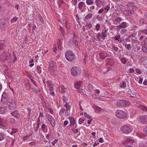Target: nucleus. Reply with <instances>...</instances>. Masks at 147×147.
Listing matches in <instances>:
<instances>
[{
  "label": "nucleus",
  "mask_w": 147,
  "mask_h": 147,
  "mask_svg": "<svg viewBox=\"0 0 147 147\" xmlns=\"http://www.w3.org/2000/svg\"><path fill=\"white\" fill-rule=\"evenodd\" d=\"M100 0H95V3L97 7H99L100 5Z\"/></svg>",
  "instance_id": "obj_55"
},
{
  "label": "nucleus",
  "mask_w": 147,
  "mask_h": 147,
  "mask_svg": "<svg viewBox=\"0 0 147 147\" xmlns=\"http://www.w3.org/2000/svg\"><path fill=\"white\" fill-rule=\"evenodd\" d=\"M126 86V84L124 82H122L120 85V87L123 88H125Z\"/></svg>",
  "instance_id": "obj_42"
},
{
  "label": "nucleus",
  "mask_w": 147,
  "mask_h": 147,
  "mask_svg": "<svg viewBox=\"0 0 147 147\" xmlns=\"http://www.w3.org/2000/svg\"><path fill=\"white\" fill-rule=\"evenodd\" d=\"M121 131L124 133L128 134L132 131V128L129 125H125L121 127Z\"/></svg>",
  "instance_id": "obj_4"
},
{
  "label": "nucleus",
  "mask_w": 147,
  "mask_h": 147,
  "mask_svg": "<svg viewBox=\"0 0 147 147\" xmlns=\"http://www.w3.org/2000/svg\"><path fill=\"white\" fill-rule=\"evenodd\" d=\"M107 36V31L106 30H102L101 35V38L103 40H105V37Z\"/></svg>",
  "instance_id": "obj_16"
},
{
  "label": "nucleus",
  "mask_w": 147,
  "mask_h": 147,
  "mask_svg": "<svg viewBox=\"0 0 147 147\" xmlns=\"http://www.w3.org/2000/svg\"><path fill=\"white\" fill-rule=\"evenodd\" d=\"M64 1L63 0H58V4L59 7L61 6L64 3Z\"/></svg>",
  "instance_id": "obj_38"
},
{
  "label": "nucleus",
  "mask_w": 147,
  "mask_h": 147,
  "mask_svg": "<svg viewBox=\"0 0 147 147\" xmlns=\"http://www.w3.org/2000/svg\"><path fill=\"white\" fill-rule=\"evenodd\" d=\"M5 21L3 19H0V29H3L6 26Z\"/></svg>",
  "instance_id": "obj_11"
},
{
  "label": "nucleus",
  "mask_w": 147,
  "mask_h": 147,
  "mask_svg": "<svg viewBox=\"0 0 147 147\" xmlns=\"http://www.w3.org/2000/svg\"><path fill=\"white\" fill-rule=\"evenodd\" d=\"M114 39L115 40H118L119 43H121L122 42V39L120 38V36L119 35H117L114 37Z\"/></svg>",
  "instance_id": "obj_24"
},
{
  "label": "nucleus",
  "mask_w": 147,
  "mask_h": 147,
  "mask_svg": "<svg viewBox=\"0 0 147 147\" xmlns=\"http://www.w3.org/2000/svg\"><path fill=\"white\" fill-rule=\"evenodd\" d=\"M127 31V30L125 29H122L121 30L120 33L121 34H124L126 33Z\"/></svg>",
  "instance_id": "obj_48"
},
{
  "label": "nucleus",
  "mask_w": 147,
  "mask_h": 147,
  "mask_svg": "<svg viewBox=\"0 0 147 147\" xmlns=\"http://www.w3.org/2000/svg\"><path fill=\"white\" fill-rule=\"evenodd\" d=\"M132 11V10L131 11L128 9L125 10L123 11V13L125 15L128 16H130L134 14Z\"/></svg>",
  "instance_id": "obj_17"
},
{
  "label": "nucleus",
  "mask_w": 147,
  "mask_h": 147,
  "mask_svg": "<svg viewBox=\"0 0 147 147\" xmlns=\"http://www.w3.org/2000/svg\"><path fill=\"white\" fill-rule=\"evenodd\" d=\"M5 47V45L1 43L0 44V50H3Z\"/></svg>",
  "instance_id": "obj_43"
},
{
  "label": "nucleus",
  "mask_w": 147,
  "mask_h": 147,
  "mask_svg": "<svg viewBox=\"0 0 147 147\" xmlns=\"http://www.w3.org/2000/svg\"><path fill=\"white\" fill-rule=\"evenodd\" d=\"M125 8V6L123 5H120L119 7V10L120 11H122Z\"/></svg>",
  "instance_id": "obj_36"
},
{
  "label": "nucleus",
  "mask_w": 147,
  "mask_h": 147,
  "mask_svg": "<svg viewBox=\"0 0 147 147\" xmlns=\"http://www.w3.org/2000/svg\"><path fill=\"white\" fill-rule=\"evenodd\" d=\"M72 130L74 134H77L79 131L78 128L74 129V128H72Z\"/></svg>",
  "instance_id": "obj_46"
},
{
  "label": "nucleus",
  "mask_w": 147,
  "mask_h": 147,
  "mask_svg": "<svg viewBox=\"0 0 147 147\" xmlns=\"http://www.w3.org/2000/svg\"><path fill=\"white\" fill-rule=\"evenodd\" d=\"M110 9V5L108 4L104 8V9L107 10V11H108Z\"/></svg>",
  "instance_id": "obj_58"
},
{
  "label": "nucleus",
  "mask_w": 147,
  "mask_h": 147,
  "mask_svg": "<svg viewBox=\"0 0 147 147\" xmlns=\"http://www.w3.org/2000/svg\"><path fill=\"white\" fill-rule=\"evenodd\" d=\"M64 106L66 108V111H68L69 110V109L70 108L69 105V103L67 102H66L65 104V105Z\"/></svg>",
  "instance_id": "obj_41"
},
{
  "label": "nucleus",
  "mask_w": 147,
  "mask_h": 147,
  "mask_svg": "<svg viewBox=\"0 0 147 147\" xmlns=\"http://www.w3.org/2000/svg\"><path fill=\"white\" fill-rule=\"evenodd\" d=\"M115 114L116 116L118 118L125 119L127 118V113L123 110H118Z\"/></svg>",
  "instance_id": "obj_1"
},
{
  "label": "nucleus",
  "mask_w": 147,
  "mask_h": 147,
  "mask_svg": "<svg viewBox=\"0 0 147 147\" xmlns=\"http://www.w3.org/2000/svg\"><path fill=\"white\" fill-rule=\"evenodd\" d=\"M86 26L88 27L89 29H90L92 28V25L91 22H89L86 23Z\"/></svg>",
  "instance_id": "obj_37"
},
{
  "label": "nucleus",
  "mask_w": 147,
  "mask_h": 147,
  "mask_svg": "<svg viewBox=\"0 0 147 147\" xmlns=\"http://www.w3.org/2000/svg\"><path fill=\"white\" fill-rule=\"evenodd\" d=\"M128 92L129 94L130 95L131 97H133L134 96L136 95V92L134 90L132 91L129 90L128 91Z\"/></svg>",
  "instance_id": "obj_25"
},
{
  "label": "nucleus",
  "mask_w": 147,
  "mask_h": 147,
  "mask_svg": "<svg viewBox=\"0 0 147 147\" xmlns=\"http://www.w3.org/2000/svg\"><path fill=\"white\" fill-rule=\"evenodd\" d=\"M93 14L92 13H90L87 14L85 17V20H88L92 18Z\"/></svg>",
  "instance_id": "obj_30"
},
{
  "label": "nucleus",
  "mask_w": 147,
  "mask_h": 147,
  "mask_svg": "<svg viewBox=\"0 0 147 147\" xmlns=\"http://www.w3.org/2000/svg\"><path fill=\"white\" fill-rule=\"evenodd\" d=\"M83 82L81 81H79L75 82L74 84V87L76 88L78 93L82 92L83 90L81 87L82 86Z\"/></svg>",
  "instance_id": "obj_3"
},
{
  "label": "nucleus",
  "mask_w": 147,
  "mask_h": 147,
  "mask_svg": "<svg viewBox=\"0 0 147 147\" xmlns=\"http://www.w3.org/2000/svg\"><path fill=\"white\" fill-rule=\"evenodd\" d=\"M10 109L11 110L15 109L16 107V104L15 101L11 100V101H10Z\"/></svg>",
  "instance_id": "obj_13"
},
{
  "label": "nucleus",
  "mask_w": 147,
  "mask_h": 147,
  "mask_svg": "<svg viewBox=\"0 0 147 147\" xmlns=\"http://www.w3.org/2000/svg\"><path fill=\"white\" fill-rule=\"evenodd\" d=\"M9 71L8 69H7L5 71V74L8 77H9Z\"/></svg>",
  "instance_id": "obj_63"
},
{
  "label": "nucleus",
  "mask_w": 147,
  "mask_h": 147,
  "mask_svg": "<svg viewBox=\"0 0 147 147\" xmlns=\"http://www.w3.org/2000/svg\"><path fill=\"white\" fill-rule=\"evenodd\" d=\"M46 127L47 126L45 124H43L41 126V129L42 131L43 132H47V129H45Z\"/></svg>",
  "instance_id": "obj_22"
},
{
  "label": "nucleus",
  "mask_w": 147,
  "mask_h": 147,
  "mask_svg": "<svg viewBox=\"0 0 147 147\" xmlns=\"http://www.w3.org/2000/svg\"><path fill=\"white\" fill-rule=\"evenodd\" d=\"M139 120L140 123L144 124L146 121L147 119L145 116L141 115L139 117Z\"/></svg>",
  "instance_id": "obj_9"
},
{
  "label": "nucleus",
  "mask_w": 147,
  "mask_h": 147,
  "mask_svg": "<svg viewBox=\"0 0 147 147\" xmlns=\"http://www.w3.org/2000/svg\"><path fill=\"white\" fill-rule=\"evenodd\" d=\"M73 42L75 45L77 47H78V42L76 38H74Z\"/></svg>",
  "instance_id": "obj_44"
},
{
  "label": "nucleus",
  "mask_w": 147,
  "mask_h": 147,
  "mask_svg": "<svg viewBox=\"0 0 147 147\" xmlns=\"http://www.w3.org/2000/svg\"><path fill=\"white\" fill-rule=\"evenodd\" d=\"M125 5L127 7H131L133 11H136L138 9V8L135 5L133 1H128Z\"/></svg>",
  "instance_id": "obj_5"
},
{
  "label": "nucleus",
  "mask_w": 147,
  "mask_h": 147,
  "mask_svg": "<svg viewBox=\"0 0 147 147\" xmlns=\"http://www.w3.org/2000/svg\"><path fill=\"white\" fill-rule=\"evenodd\" d=\"M84 3L83 2H80L78 4V8L80 10L81 9L84 5Z\"/></svg>",
  "instance_id": "obj_34"
},
{
  "label": "nucleus",
  "mask_w": 147,
  "mask_h": 147,
  "mask_svg": "<svg viewBox=\"0 0 147 147\" xmlns=\"http://www.w3.org/2000/svg\"><path fill=\"white\" fill-rule=\"evenodd\" d=\"M53 51L56 53L57 51V48L56 47V45H54L53 46Z\"/></svg>",
  "instance_id": "obj_51"
},
{
  "label": "nucleus",
  "mask_w": 147,
  "mask_h": 147,
  "mask_svg": "<svg viewBox=\"0 0 147 147\" xmlns=\"http://www.w3.org/2000/svg\"><path fill=\"white\" fill-rule=\"evenodd\" d=\"M36 68L37 73L39 74H41L42 72L41 67L40 66L38 65L36 66Z\"/></svg>",
  "instance_id": "obj_31"
},
{
  "label": "nucleus",
  "mask_w": 147,
  "mask_h": 147,
  "mask_svg": "<svg viewBox=\"0 0 147 147\" xmlns=\"http://www.w3.org/2000/svg\"><path fill=\"white\" fill-rule=\"evenodd\" d=\"M127 27V24L125 22H123L121 24L117 26V29L119 30L122 28H124Z\"/></svg>",
  "instance_id": "obj_10"
},
{
  "label": "nucleus",
  "mask_w": 147,
  "mask_h": 147,
  "mask_svg": "<svg viewBox=\"0 0 147 147\" xmlns=\"http://www.w3.org/2000/svg\"><path fill=\"white\" fill-rule=\"evenodd\" d=\"M93 107L95 110V111L97 112H99L102 110V109L101 108L95 105H93Z\"/></svg>",
  "instance_id": "obj_20"
},
{
  "label": "nucleus",
  "mask_w": 147,
  "mask_h": 147,
  "mask_svg": "<svg viewBox=\"0 0 147 147\" xmlns=\"http://www.w3.org/2000/svg\"><path fill=\"white\" fill-rule=\"evenodd\" d=\"M27 109L28 113V119H29L30 117V115L31 113V110L29 108H28Z\"/></svg>",
  "instance_id": "obj_54"
},
{
  "label": "nucleus",
  "mask_w": 147,
  "mask_h": 147,
  "mask_svg": "<svg viewBox=\"0 0 147 147\" xmlns=\"http://www.w3.org/2000/svg\"><path fill=\"white\" fill-rule=\"evenodd\" d=\"M94 1L93 0H86V3L88 5H91L93 4L94 3Z\"/></svg>",
  "instance_id": "obj_32"
},
{
  "label": "nucleus",
  "mask_w": 147,
  "mask_h": 147,
  "mask_svg": "<svg viewBox=\"0 0 147 147\" xmlns=\"http://www.w3.org/2000/svg\"><path fill=\"white\" fill-rule=\"evenodd\" d=\"M130 104V102L127 100H123V107H128Z\"/></svg>",
  "instance_id": "obj_21"
},
{
  "label": "nucleus",
  "mask_w": 147,
  "mask_h": 147,
  "mask_svg": "<svg viewBox=\"0 0 147 147\" xmlns=\"http://www.w3.org/2000/svg\"><path fill=\"white\" fill-rule=\"evenodd\" d=\"M6 95V93L5 92H3L2 95L1 101L4 103L8 102V98H6V97L5 96Z\"/></svg>",
  "instance_id": "obj_14"
},
{
  "label": "nucleus",
  "mask_w": 147,
  "mask_h": 147,
  "mask_svg": "<svg viewBox=\"0 0 147 147\" xmlns=\"http://www.w3.org/2000/svg\"><path fill=\"white\" fill-rule=\"evenodd\" d=\"M68 119L69 121V125L71 127L73 126L75 124L76 121L74 119V118L72 117H69Z\"/></svg>",
  "instance_id": "obj_15"
},
{
  "label": "nucleus",
  "mask_w": 147,
  "mask_h": 147,
  "mask_svg": "<svg viewBox=\"0 0 147 147\" xmlns=\"http://www.w3.org/2000/svg\"><path fill=\"white\" fill-rule=\"evenodd\" d=\"M10 113L13 116L17 118H18L20 117L19 114L17 113L16 111H14L12 112V113Z\"/></svg>",
  "instance_id": "obj_23"
},
{
  "label": "nucleus",
  "mask_w": 147,
  "mask_h": 147,
  "mask_svg": "<svg viewBox=\"0 0 147 147\" xmlns=\"http://www.w3.org/2000/svg\"><path fill=\"white\" fill-rule=\"evenodd\" d=\"M138 107L144 111H147V107L145 106L140 105L138 106Z\"/></svg>",
  "instance_id": "obj_28"
},
{
  "label": "nucleus",
  "mask_w": 147,
  "mask_h": 147,
  "mask_svg": "<svg viewBox=\"0 0 147 147\" xmlns=\"http://www.w3.org/2000/svg\"><path fill=\"white\" fill-rule=\"evenodd\" d=\"M18 18L16 17H14L11 20V23L16 22L18 20Z\"/></svg>",
  "instance_id": "obj_40"
},
{
  "label": "nucleus",
  "mask_w": 147,
  "mask_h": 147,
  "mask_svg": "<svg viewBox=\"0 0 147 147\" xmlns=\"http://www.w3.org/2000/svg\"><path fill=\"white\" fill-rule=\"evenodd\" d=\"M17 131V130L16 129H13L10 133L11 135H13V134L16 133Z\"/></svg>",
  "instance_id": "obj_49"
},
{
  "label": "nucleus",
  "mask_w": 147,
  "mask_h": 147,
  "mask_svg": "<svg viewBox=\"0 0 147 147\" xmlns=\"http://www.w3.org/2000/svg\"><path fill=\"white\" fill-rule=\"evenodd\" d=\"M7 107L5 106L0 107V113L3 114L7 111Z\"/></svg>",
  "instance_id": "obj_18"
},
{
  "label": "nucleus",
  "mask_w": 147,
  "mask_h": 147,
  "mask_svg": "<svg viewBox=\"0 0 147 147\" xmlns=\"http://www.w3.org/2000/svg\"><path fill=\"white\" fill-rule=\"evenodd\" d=\"M3 134L0 133V141L3 140L4 139Z\"/></svg>",
  "instance_id": "obj_59"
},
{
  "label": "nucleus",
  "mask_w": 147,
  "mask_h": 147,
  "mask_svg": "<svg viewBox=\"0 0 147 147\" xmlns=\"http://www.w3.org/2000/svg\"><path fill=\"white\" fill-rule=\"evenodd\" d=\"M99 56L100 59H103L107 57V56L106 55H105L104 53H102L99 54Z\"/></svg>",
  "instance_id": "obj_33"
},
{
  "label": "nucleus",
  "mask_w": 147,
  "mask_h": 147,
  "mask_svg": "<svg viewBox=\"0 0 147 147\" xmlns=\"http://www.w3.org/2000/svg\"><path fill=\"white\" fill-rule=\"evenodd\" d=\"M95 8V6L93 5L89 6L88 7H87L88 11L90 12H92V10H94Z\"/></svg>",
  "instance_id": "obj_27"
},
{
  "label": "nucleus",
  "mask_w": 147,
  "mask_h": 147,
  "mask_svg": "<svg viewBox=\"0 0 147 147\" xmlns=\"http://www.w3.org/2000/svg\"><path fill=\"white\" fill-rule=\"evenodd\" d=\"M123 100H119L117 102V105L118 106L123 107Z\"/></svg>",
  "instance_id": "obj_26"
},
{
  "label": "nucleus",
  "mask_w": 147,
  "mask_h": 147,
  "mask_svg": "<svg viewBox=\"0 0 147 147\" xmlns=\"http://www.w3.org/2000/svg\"><path fill=\"white\" fill-rule=\"evenodd\" d=\"M49 70L50 72L52 71L53 70L56 69L57 66L56 63L53 61H51L49 63Z\"/></svg>",
  "instance_id": "obj_6"
},
{
  "label": "nucleus",
  "mask_w": 147,
  "mask_h": 147,
  "mask_svg": "<svg viewBox=\"0 0 147 147\" xmlns=\"http://www.w3.org/2000/svg\"><path fill=\"white\" fill-rule=\"evenodd\" d=\"M63 42L62 39H59L57 41V44L58 49L61 50L62 49V42Z\"/></svg>",
  "instance_id": "obj_12"
},
{
  "label": "nucleus",
  "mask_w": 147,
  "mask_h": 147,
  "mask_svg": "<svg viewBox=\"0 0 147 147\" xmlns=\"http://www.w3.org/2000/svg\"><path fill=\"white\" fill-rule=\"evenodd\" d=\"M112 49L115 51H117L118 50V48L117 47L113 46L112 47Z\"/></svg>",
  "instance_id": "obj_62"
},
{
  "label": "nucleus",
  "mask_w": 147,
  "mask_h": 147,
  "mask_svg": "<svg viewBox=\"0 0 147 147\" xmlns=\"http://www.w3.org/2000/svg\"><path fill=\"white\" fill-rule=\"evenodd\" d=\"M59 92L61 93H64L65 92V88L63 86H61L58 88Z\"/></svg>",
  "instance_id": "obj_19"
},
{
  "label": "nucleus",
  "mask_w": 147,
  "mask_h": 147,
  "mask_svg": "<svg viewBox=\"0 0 147 147\" xmlns=\"http://www.w3.org/2000/svg\"><path fill=\"white\" fill-rule=\"evenodd\" d=\"M47 119L50 123L52 127H55V121L53 117L49 114L47 116Z\"/></svg>",
  "instance_id": "obj_8"
},
{
  "label": "nucleus",
  "mask_w": 147,
  "mask_h": 147,
  "mask_svg": "<svg viewBox=\"0 0 147 147\" xmlns=\"http://www.w3.org/2000/svg\"><path fill=\"white\" fill-rule=\"evenodd\" d=\"M125 48L128 49L130 50L131 49V45L130 44H126L125 45Z\"/></svg>",
  "instance_id": "obj_45"
},
{
  "label": "nucleus",
  "mask_w": 147,
  "mask_h": 147,
  "mask_svg": "<svg viewBox=\"0 0 147 147\" xmlns=\"http://www.w3.org/2000/svg\"><path fill=\"white\" fill-rule=\"evenodd\" d=\"M121 62L123 64H125L127 61L126 59L124 57H123L120 59Z\"/></svg>",
  "instance_id": "obj_35"
},
{
  "label": "nucleus",
  "mask_w": 147,
  "mask_h": 147,
  "mask_svg": "<svg viewBox=\"0 0 147 147\" xmlns=\"http://www.w3.org/2000/svg\"><path fill=\"white\" fill-rule=\"evenodd\" d=\"M141 32L143 33V34H147V30L144 29L141 30Z\"/></svg>",
  "instance_id": "obj_61"
},
{
  "label": "nucleus",
  "mask_w": 147,
  "mask_h": 147,
  "mask_svg": "<svg viewBox=\"0 0 147 147\" xmlns=\"http://www.w3.org/2000/svg\"><path fill=\"white\" fill-rule=\"evenodd\" d=\"M84 120L82 118H80L79 119L78 123L80 124H81L84 121Z\"/></svg>",
  "instance_id": "obj_52"
},
{
  "label": "nucleus",
  "mask_w": 147,
  "mask_h": 147,
  "mask_svg": "<svg viewBox=\"0 0 147 147\" xmlns=\"http://www.w3.org/2000/svg\"><path fill=\"white\" fill-rule=\"evenodd\" d=\"M85 116L88 118H90L91 117L88 114L86 113L85 112L84 113Z\"/></svg>",
  "instance_id": "obj_64"
},
{
  "label": "nucleus",
  "mask_w": 147,
  "mask_h": 147,
  "mask_svg": "<svg viewBox=\"0 0 147 147\" xmlns=\"http://www.w3.org/2000/svg\"><path fill=\"white\" fill-rule=\"evenodd\" d=\"M71 73L72 75L77 76L80 74V71L78 68L74 67L71 69Z\"/></svg>",
  "instance_id": "obj_7"
},
{
  "label": "nucleus",
  "mask_w": 147,
  "mask_h": 147,
  "mask_svg": "<svg viewBox=\"0 0 147 147\" xmlns=\"http://www.w3.org/2000/svg\"><path fill=\"white\" fill-rule=\"evenodd\" d=\"M31 80L32 83L36 87L38 86V84H37L36 82L33 79Z\"/></svg>",
  "instance_id": "obj_57"
},
{
  "label": "nucleus",
  "mask_w": 147,
  "mask_h": 147,
  "mask_svg": "<svg viewBox=\"0 0 147 147\" xmlns=\"http://www.w3.org/2000/svg\"><path fill=\"white\" fill-rule=\"evenodd\" d=\"M115 22H119L121 21H122V20H121V18L118 17V18H116L115 20Z\"/></svg>",
  "instance_id": "obj_53"
},
{
  "label": "nucleus",
  "mask_w": 147,
  "mask_h": 147,
  "mask_svg": "<svg viewBox=\"0 0 147 147\" xmlns=\"http://www.w3.org/2000/svg\"><path fill=\"white\" fill-rule=\"evenodd\" d=\"M96 18L98 21H100L102 20V16H99V15H97L96 17Z\"/></svg>",
  "instance_id": "obj_47"
},
{
  "label": "nucleus",
  "mask_w": 147,
  "mask_h": 147,
  "mask_svg": "<svg viewBox=\"0 0 147 147\" xmlns=\"http://www.w3.org/2000/svg\"><path fill=\"white\" fill-rule=\"evenodd\" d=\"M58 141V140L57 139H55L54 141H53L52 143V146H55V144H56Z\"/></svg>",
  "instance_id": "obj_56"
},
{
  "label": "nucleus",
  "mask_w": 147,
  "mask_h": 147,
  "mask_svg": "<svg viewBox=\"0 0 147 147\" xmlns=\"http://www.w3.org/2000/svg\"><path fill=\"white\" fill-rule=\"evenodd\" d=\"M31 135H27L26 136H23V139L24 140H26L27 138L30 137V136Z\"/></svg>",
  "instance_id": "obj_60"
},
{
  "label": "nucleus",
  "mask_w": 147,
  "mask_h": 147,
  "mask_svg": "<svg viewBox=\"0 0 147 147\" xmlns=\"http://www.w3.org/2000/svg\"><path fill=\"white\" fill-rule=\"evenodd\" d=\"M139 23L140 24L143 25L146 24H147V22L144 19L142 18L140 19L139 21Z\"/></svg>",
  "instance_id": "obj_29"
},
{
  "label": "nucleus",
  "mask_w": 147,
  "mask_h": 147,
  "mask_svg": "<svg viewBox=\"0 0 147 147\" xmlns=\"http://www.w3.org/2000/svg\"><path fill=\"white\" fill-rule=\"evenodd\" d=\"M142 51L145 53H147V45H144L142 47Z\"/></svg>",
  "instance_id": "obj_39"
},
{
  "label": "nucleus",
  "mask_w": 147,
  "mask_h": 147,
  "mask_svg": "<svg viewBox=\"0 0 147 147\" xmlns=\"http://www.w3.org/2000/svg\"><path fill=\"white\" fill-rule=\"evenodd\" d=\"M100 24H96L95 26V29L97 31H98L100 28Z\"/></svg>",
  "instance_id": "obj_50"
},
{
  "label": "nucleus",
  "mask_w": 147,
  "mask_h": 147,
  "mask_svg": "<svg viewBox=\"0 0 147 147\" xmlns=\"http://www.w3.org/2000/svg\"><path fill=\"white\" fill-rule=\"evenodd\" d=\"M66 59L68 61H72L75 59V54L72 51H68L65 55Z\"/></svg>",
  "instance_id": "obj_2"
}]
</instances>
